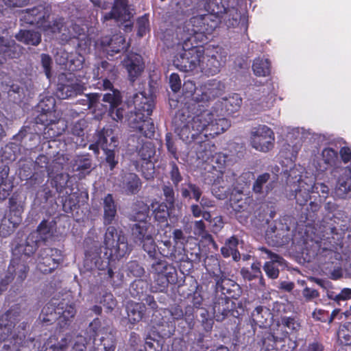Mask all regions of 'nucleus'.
Instances as JSON below:
<instances>
[{
  "label": "nucleus",
  "mask_w": 351,
  "mask_h": 351,
  "mask_svg": "<svg viewBox=\"0 0 351 351\" xmlns=\"http://www.w3.org/2000/svg\"><path fill=\"white\" fill-rule=\"evenodd\" d=\"M194 116L178 114L174 119L175 132L186 143L195 140L204 132V136H214L226 131L230 125L225 118H216V114L208 110L197 109Z\"/></svg>",
  "instance_id": "f257e3e1"
},
{
  "label": "nucleus",
  "mask_w": 351,
  "mask_h": 351,
  "mask_svg": "<svg viewBox=\"0 0 351 351\" xmlns=\"http://www.w3.org/2000/svg\"><path fill=\"white\" fill-rule=\"evenodd\" d=\"M51 8L44 5H38L21 12V21L29 25H35L47 34H62V40L70 39L73 36L64 26V19L56 18L50 21Z\"/></svg>",
  "instance_id": "f03ea898"
},
{
  "label": "nucleus",
  "mask_w": 351,
  "mask_h": 351,
  "mask_svg": "<svg viewBox=\"0 0 351 351\" xmlns=\"http://www.w3.org/2000/svg\"><path fill=\"white\" fill-rule=\"evenodd\" d=\"M209 15L195 16L178 27L176 34L180 42H184V47L191 45L197 40H202L206 34H210L213 28L208 25Z\"/></svg>",
  "instance_id": "7ed1b4c3"
},
{
  "label": "nucleus",
  "mask_w": 351,
  "mask_h": 351,
  "mask_svg": "<svg viewBox=\"0 0 351 351\" xmlns=\"http://www.w3.org/2000/svg\"><path fill=\"white\" fill-rule=\"evenodd\" d=\"M84 266L86 270L95 271V269L102 271L104 278L110 280L113 286H119L123 280V274L121 272L114 271L109 267L108 261H104L100 256V247L94 245L85 252V258L84 261Z\"/></svg>",
  "instance_id": "20e7f679"
},
{
  "label": "nucleus",
  "mask_w": 351,
  "mask_h": 351,
  "mask_svg": "<svg viewBox=\"0 0 351 351\" xmlns=\"http://www.w3.org/2000/svg\"><path fill=\"white\" fill-rule=\"evenodd\" d=\"M43 321L51 322L57 319L59 316L60 322H65L67 324L76 314L75 304L71 301L70 295L62 299L61 301L52 298L42 309Z\"/></svg>",
  "instance_id": "39448f33"
},
{
  "label": "nucleus",
  "mask_w": 351,
  "mask_h": 351,
  "mask_svg": "<svg viewBox=\"0 0 351 351\" xmlns=\"http://www.w3.org/2000/svg\"><path fill=\"white\" fill-rule=\"evenodd\" d=\"M132 100L135 109L130 112L127 119L129 126L137 130L143 121L152 114L155 106L154 98L152 95L147 96L144 92H139L134 95Z\"/></svg>",
  "instance_id": "423d86ee"
},
{
  "label": "nucleus",
  "mask_w": 351,
  "mask_h": 351,
  "mask_svg": "<svg viewBox=\"0 0 351 351\" xmlns=\"http://www.w3.org/2000/svg\"><path fill=\"white\" fill-rule=\"evenodd\" d=\"M104 245L109 251L110 258H120L129 254L131 251L125 235L114 226L107 228L104 235Z\"/></svg>",
  "instance_id": "0eeeda50"
},
{
  "label": "nucleus",
  "mask_w": 351,
  "mask_h": 351,
  "mask_svg": "<svg viewBox=\"0 0 351 351\" xmlns=\"http://www.w3.org/2000/svg\"><path fill=\"white\" fill-rule=\"evenodd\" d=\"M89 341L93 340L99 351H108L114 347V336L109 326L101 328V321L95 318L88 328Z\"/></svg>",
  "instance_id": "6e6552de"
},
{
  "label": "nucleus",
  "mask_w": 351,
  "mask_h": 351,
  "mask_svg": "<svg viewBox=\"0 0 351 351\" xmlns=\"http://www.w3.org/2000/svg\"><path fill=\"white\" fill-rule=\"evenodd\" d=\"M226 56L223 54L221 48L219 47L202 49L198 71L207 75L218 73L222 63L225 62Z\"/></svg>",
  "instance_id": "1a4fd4ad"
},
{
  "label": "nucleus",
  "mask_w": 351,
  "mask_h": 351,
  "mask_svg": "<svg viewBox=\"0 0 351 351\" xmlns=\"http://www.w3.org/2000/svg\"><path fill=\"white\" fill-rule=\"evenodd\" d=\"M182 45L184 46V42ZM184 52L180 53L173 60L174 66L183 72L196 71L198 72L200 58L202 55V49L193 47L188 43V47H183Z\"/></svg>",
  "instance_id": "9d476101"
},
{
  "label": "nucleus",
  "mask_w": 351,
  "mask_h": 351,
  "mask_svg": "<svg viewBox=\"0 0 351 351\" xmlns=\"http://www.w3.org/2000/svg\"><path fill=\"white\" fill-rule=\"evenodd\" d=\"M215 261L217 268L212 271V276L215 281L217 292L221 291L220 296H228L229 299L237 298L241 294L240 286L227 278L226 273L221 269L218 261Z\"/></svg>",
  "instance_id": "9b49d317"
},
{
  "label": "nucleus",
  "mask_w": 351,
  "mask_h": 351,
  "mask_svg": "<svg viewBox=\"0 0 351 351\" xmlns=\"http://www.w3.org/2000/svg\"><path fill=\"white\" fill-rule=\"evenodd\" d=\"M37 262V268L42 273H51L62 262L61 251L51 247L41 249L38 253Z\"/></svg>",
  "instance_id": "f8f14e48"
},
{
  "label": "nucleus",
  "mask_w": 351,
  "mask_h": 351,
  "mask_svg": "<svg viewBox=\"0 0 351 351\" xmlns=\"http://www.w3.org/2000/svg\"><path fill=\"white\" fill-rule=\"evenodd\" d=\"M274 134L267 125H259L251 132V145L258 151L267 152L274 145Z\"/></svg>",
  "instance_id": "ddd939ff"
},
{
  "label": "nucleus",
  "mask_w": 351,
  "mask_h": 351,
  "mask_svg": "<svg viewBox=\"0 0 351 351\" xmlns=\"http://www.w3.org/2000/svg\"><path fill=\"white\" fill-rule=\"evenodd\" d=\"M223 85L219 81L209 80L195 91L193 100L197 104L208 102L220 96L223 92ZM197 106H200L199 104Z\"/></svg>",
  "instance_id": "4468645a"
},
{
  "label": "nucleus",
  "mask_w": 351,
  "mask_h": 351,
  "mask_svg": "<svg viewBox=\"0 0 351 351\" xmlns=\"http://www.w3.org/2000/svg\"><path fill=\"white\" fill-rule=\"evenodd\" d=\"M84 85L74 76L69 75L65 79H60L57 85L56 95L60 99H66L83 93Z\"/></svg>",
  "instance_id": "2eb2a0df"
},
{
  "label": "nucleus",
  "mask_w": 351,
  "mask_h": 351,
  "mask_svg": "<svg viewBox=\"0 0 351 351\" xmlns=\"http://www.w3.org/2000/svg\"><path fill=\"white\" fill-rule=\"evenodd\" d=\"M267 242L274 246H282L289 243L291 237L289 228L281 223L271 225L266 231Z\"/></svg>",
  "instance_id": "dca6fc26"
},
{
  "label": "nucleus",
  "mask_w": 351,
  "mask_h": 351,
  "mask_svg": "<svg viewBox=\"0 0 351 351\" xmlns=\"http://www.w3.org/2000/svg\"><path fill=\"white\" fill-rule=\"evenodd\" d=\"M55 106L56 100L53 97H46L41 99L37 106V111L40 114L34 118L33 128L38 123H46L51 121V118L54 117Z\"/></svg>",
  "instance_id": "f3484780"
},
{
  "label": "nucleus",
  "mask_w": 351,
  "mask_h": 351,
  "mask_svg": "<svg viewBox=\"0 0 351 351\" xmlns=\"http://www.w3.org/2000/svg\"><path fill=\"white\" fill-rule=\"evenodd\" d=\"M100 45L104 51L110 56L127 50L129 47V43H125V39L121 34H115L112 37L108 36L102 37Z\"/></svg>",
  "instance_id": "a211bd4d"
},
{
  "label": "nucleus",
  "mask_w": 351,
  "mask_h": 351,
  "mask_svg": "<svg viewBox=\"0 0 351 351\" xmlns=\"http://www.w3.org/2000/svg\"><path fill=\"white\" fill-rule=\"evenodd\" d=\"M113 66L106 61H101L93 69V78L99 81L97 83L99 89H111L112 84L108 79L112 72Z\"/></svg>",
  "instance_id": "6ab92c4d"
},
{
  "label": "nucleus",
  "mask_w": 351,
  "mask_h": 351,
  "mask_svg": "<svg viewBox=\"0 0 351 351\" xmlns=\"http://www.w3.org/2000/svg\"><path fill=\"white\" fill-rule=\"evenodd\" d=\"M123 63L128 71L129 79L132 82L141 75L145 68L141 56L134 53H128Z\"/></svg>",
  "instance_id": "aec40b11"
},
{
  "label": "nucleus",
  "mask_w": 351,
  "mask_h": 351,
  "mask_svg": "<svg viewBox=\"0 0 351 351\" xmlns=\"http://www.w3.org/2000/svg\"><path fill=\"white\" fill-rule=\"evenodd\" d=\"M39 242L36 233H30L26 239L25 243L19 244L13 250L14 257L25 260L30 257L38 247Z\"/></svg>",
  "instance_id": "412c9836"
},
{
  "label": "nucleus",
  "mask_w": 351,
  "mask_h": 351,
  "mask_svg": "<svg viewBox=\"0 0 351 351\" xmlns=\"http://www.w3.org/2000/svg\"><path fill=\"white\" fill-rule=\"evenodd\" d=\"M340 177L335 189V194L339 198L351 197V169L345 167L340 169Z\"/></svg>",
  "instance_id": "4be33fe9"
},
{
  "label": "nucleus",
  "mask_w": 351,
  "mask_h": 351,
  "mask_svg": "<svg viewBox=\"0 0 351 351\" xmlns=\"http://www.w3.org/2000/svg\"><path fill=\"white\" fill-rule=\"evenodd\" d=\"M30 126L22 128L20 132L14 136L16 141H21L22 145L27 149H33L40 143V136L36 128L32 129Z\"/></svg>",
  "instance_id": "5701e85b"
},
{
  "label": "nucleus",
  "mask_w": 351,
  "mask_h": 351,
  "mask_svg": "<svg viewBox=\"0 0 351 351\" xmlns=\"http://www.w3.org/2000/svg\"><path fill=\"white\" fill-rule=\"evenodd\" d=\"M19 54L20 47L14 40L0 36V65L8 58H16Z\"/></svg>",
  "instance_id": "b1692460"
},
{
  "label": "nucleus",
  "mask_w": 351,
  "mask_h": 351,
  "mask_svg": "<svg viewBox=\"0 0 351 351\" xmlns=\"http://www.w3.org/2000/svg\"><path fill=\"white\" fill-rule=\"evenodd\" d=\"M232 308L231 300L228 296H217L212 306L214 318L217 322H222L229 314Z\"/></svg>",
  "instance_id": "393cba45"
},
{
  "label": "nucleus",
  "mask_w": 351,
  "mask_h": 351,
  "mask_svg": "<svg viewBox=\"0 0 351 351\" xmlns=\"http://www.w3.org/2000/svg\"><path fill=\"white\" fill-rule=\"evenodd\" d=\"M274 188V181L271 174L264 173L259 175L253 183L252 191L261 197L267 196Z\"/></svg>",
  "instance_id": "a878e982"
},
{
  "label": "nucleus",
  "mask_w": 351,
  "mask_h": 351,
  "mask_svg": "<svg viewBox=\"0 0 351 351\" xmlns=\"http://www.w3.org/2000/svg\"><path fill=\"white\" fill-rule=\"evenodd\" d=\"M29 272V267L26 263V260H21V258L14 257L12 259L8 269V274H11L16 278V282L21 284L27 278Z\"/></svg>",
  "instance_id": "bb28decb"
},
{
  "label": "nucleus",
  "mask_w": 351,
  "mask_h": 351,
  "mask_svg": "<svg viewBox=\"0 0 351 351\" xmlns=\"http://www.w3.org/2000/svg\"><path fill=\"white\" fill-rule=\"evenodd\" d=\"M131 229L133 240L136 244L155 234L154 226L151 223H134Z\"/></svg>",
  "instance_id": "cd10ccee"
},
{
  "label": "nucleus",
  "mask_w": 351,
  "mask_h": 351,
  "mask_svg": "<svg viewBox=\"0 0 351 351\" xmlns=\"http://www.w3.org/2000/svg\"><path fill=\"white\" fill-rule=\"evenodd\" d=\"M127 18H130V13L128 10V0H115L112 10L104 16V21L110 19L126 21Z\"/></svg>",
  "instance_id": "c85d7f7f"
},
{
  "label": "nucleus",
  "mask_w": 351,
  "mask_h": 351,
  "mask_svg": "<svg viewBox=\"0 0 351 351\" xmlns=\"http://www.w3.org/2000/svg\"><path fill=\"white\" fill-rule=\"evenodd\" d=\"M16 312L9 310L0 317V341H5L12 333L14 327Z\"/></svg>",
  "instance_id": "c756f323"
},
{
  "label": "nucleus",
  "mask_w": 351,
  "mask_h": 351,
  "mask_svg": "<svg viewBox=\"0 0 351 351\" xmlns=\"http://www.w3.org/2000/svg\"><path fill=\"white\" fill-rule=\"evenodd\" d=\"M312 189V179H307V180L300 179L298 186L294 189L297 204L300 206L306 204L310 199V194L313 193Z\"/></svg>",
  "instance_id": "7c9ffc66"
},
{
  "label": "nucleus",
  "mask_w": 351,
  "mask_h": 351,
  "mask_svg": "<svg viewBox=\"0 0 351 351\" xmlns=\"http://www.w3.org/2000/svg\"><path fill=\"white\" fill-rule=\"evenodd\" d=\"M101 143V141L99 142ZM102 150L105 154V162L108 166L109 169L112 171L119 163V155L117 152L118 141L117 138L114 136V141H110L108 145H105L101 141Z\"/></svg>",
  "instance_id": "2f4dec72"
},
{
  "label": "nucleus",
  "mask_w": 351,
  "mask_h": 351,
  "mask_svg": "<svg viewBox=\"0 0 351 351\" xmlns=\"http://www.w3.org/2000/svg\"><path fill=\"white\" fill-rule=\"evenodd\" d=\"M73 171L80 173V178H84L89 174L93 169V160L88 154L77 155L73 160Z\"/></svg>",
  "instance_id": "473e14b6"
},
{
  "label": "nucleus",
  "mask_w": 351,
  "mask_h": 351,
  "mask_svg": "<svg viewBox=\"0 0 351 351\" xmlns=\"http://www.w3.org/2000/svg\"><path fill=\"white\" fill-rule=\"evenodd\" d=\"M122 187L128 195L138 193L142 187L140 178L134 173H127L123 177Z\"/></svg>",
  "instance_id": "72a5a7b5"
},
{
  "label": "nucleus",
  "mask_w": 351,
  "mask_h": 351,
  "mask_svg": "<svg viewBox=\"0 0 351 351\" xmlns=\"http://www.w3.org/2000/svg\"><path fill=\"white\" fill-rule=\"evenodd\" d=\"M114 141L113 130L110 128H104L101 130L96 133L95 136V143L90 145L89 149L93 150L96 155L99 154V147L102 149L101 143L108 145L110 141Z\"/></svg>",
  "instance_id": "f704fd0d"
},
{
  "label": "nucleus",
  "mask_w": 351,
  "mask_h": 351,
  "mask_svg": "<svg viewBox=\"0 0 351 351\" xmlns=\"http://www.w3.org/2000/svg\"><path fill=\"white\" fill-rule=\"evenodd\" d=\"M104 224H112L117 217V205L111 194H108L104 199Z\"/></svg>",
  "instance_id": "c9c22d12"
},
{
  "label": "nucleus",
  "mask_w": 351,
  "mask_h": 351,
  "mask_svg": "<svg viewBox=\"0 0 351 351\" xmlns=\"http://www.w3.org/2000/svg\"><path fill=\"white\" fill-rule=\"evenodd\" d=\"M261 250L267 254V258L271 261L266 262L263 269L267 276L271 279H276L278 277L279 269L274 265L276 263H282L283 258L278 254L271 252V251L263 247Z\"/></svg>",
  "instance_id": "e433bc0d"
},
{
  "label": "nucleus",
  "mask_w": 351,
  "mask_h": 351,
  "mask_svg": "<svg viewBox=\"0 0 351 351\" xmlns=\"http://www.w3.org/2000/svg\"><path fill=\"white\" fill-rule=\"evenodd\" d=\"M24 211V202L13 195L9 199V213L7 217L14 221L15 224L22 221V214Z\"/></svg>",
  "instance_id": "4c0bfd02"
},
{
  "label": "nucleus",
  "mask_w": 351,
  "mask_h": 351,
  "mask_svg": "<svg viewBox=\"0 0 351 351\" xmlns=\"http://www.w3.org/2000/svg\"><path fill=\"white\" fill-rule=\"evenodd\" d=\"M149 208L147 204L143 202H137L133 208L132 213L130 215V219L136 221V223H149Z\"/></svg>",
  "instance_id": "58836bf2"
},
{
  "label": "nucleus",
  "mask_w": 351,
  "mask_h": 351,
  "mask_svg": "<svg viewBox=\"0 0 351 351\" xmlns=\"http://www.w3.org/2000/svg\"><path fill=\"white\" fill-rule=\"evenodd\" d=\"M146 311V306L143 303L132 302L127 306L128 320L130 324H135L142 320Z\"/></svg>",
  "instance_id": "ea45409f"
},
{
  "label": "nucleus",
  "mask_w": 351,
  "mask_h": 351,
  "mask_svg": "<svg viewBox=\"0 0 351 351\" xmlns=\"http://www.w3.org/2000/svg\"><path fill=\"white\" fill-rule=\"evenodd\" d=\"M86 121L84 119L77 121L72 127L71 131L73 136L72 139L77 147H85L86 145Z\"/></svg>",
  "instance_id": "a19ab883"
},
{
  "label": "nucleus",
  "mask_w": 351,
  "mask_h": 351,
  "mask_svg": "<svg viewBox=\"0 0 351 351\" xmlns=\"http://www.w3.org/2000/svg\"><path fill=\"white\" fill-rule=\"evenodd\" d=\"M16 39L26 45L37 46L41 42V34L34 30H20L15 36Z\"/></svg>",
  "instance_id": "79ce46f5"
},
{
  "label": "nucleus",
  "mask_w": 351,
  "mask_h": 351,
  "mask_svg": "<svg viewBox=\"0 0 351 351\" xmlns=\"http://www.w3.org/2000/svg\"><path fill=\"white\" fill-rule=\"evenodd\" d=\"M180 191L184 199H194L196 202L199 201L203 193L202 189L199 186L190 181L182 184Z\"/></svg>",
  "instance_id": "37998d69"
},
{
  "label": "nucleus",
  "mask_w": 351,
  "mask_h": 351,
  "mask_svg": "<svg viewBox=\"0 0 351 351\" xmlns=\"http://www.w3.org/2000/svg\"><path fill=\"white\" fill-rule=\"evenodd\" d=\"M56 336L50 337L45 342V351H64L71 342V336L61 337L60 340Z\"/></svg>",
  "instance_id": "c03bdc74"
},
{
  "label": "nucleus",
  "mask_w": 351,
  "mask_h": 351,
  "mask_svg": "<svg viewBox=\"0 0 351 351\" xmlns=\"http://www.w3.org/2000/svg\"><path fill=\"white\" fill-rule=\"evenodd\" d=\"M239 243V240L235 236H232L226 241L225 245L221 248V254L228 258L230 256H232L235 261L240 259V253L237 250V246Z\"/></svg>",
  "instance_id": "a18cd8bd"
},
{
  "label": "nucleus",
  "mask_w": 351,
  "mask_h": 351,
  "mask_svg": "<svg viewBox=\"0 0 351 351\" xmlns=\"http://www.w3.org/2000/svg\"><path fill=\"white\" fill-rule=\"evenodd\" d=\"M252 322L261 328L266 327L271 318L269 309L263 306L255 308L251 315Z\"/></svg>",
  "instance_id": "49530a36"
},
{
  "label": "nucleus",
  "mask_w": 351,
  "mask_h": 351,
  "mask_svg": "<svg viewBox=\"0 0 351 351\" xmlns=\"http://www.w3.org/2000/svg\"><path fill=\"white\" fill-rule=\"evenodd\" d=\"M55 226L56 222L54 221L43 220L38 225L36 230L32 233L37 234L39 243L40 241H45L53 235Z\"/></svg>",
  "instance_id": "de8ad7c7"
},
{
  "label": "nucleus",
  "mask_w": 351,
  "mask_h": 351,
  "mask_svg": "<svg viewBox=\"0 0 351 351\" xmlns=\"http://www.w3.org/2000/svg\"><path fill=\"white\" fill-rule=\"evenodd\" d=\"M69 157L67 154L58 152L49 164V176L51 177L53 173H58L66 168L69 165Z\"/></svg>",
  "instance_id": "09e8293b"
},
{
  "label": "nucleus",
  "mask_w": 351,
  "mask_h": 351,
  "mask_svg": "<svg viewBox=\"0 0 351 351\" xmlns=\"http://www.w3.org/2000/svg\"><path fill=\"white\" fill-rule=\"evenodd\" d=\"M61 123L60 121H56L53 118L51 121H49L46 123H40L44 125L43 130V138L44 139H55L56 137L62 134L64 128H60L58 125Z\"/></svg>",
  "instance_id": "8fccbe9b"
},
{
  "label": "nucleus",
  "mask_w": 351,
  "mask_h": 351,
  "mask_svg": "<svg viewBox=\"0 0 351 351\" xmlns=\"http://www.w3.org/2000/svg\"><path fill=\"white\" fill-rule=\"evenodd\" d=\"M21 148L16 143H10L6 145L1 149V158L2 162L8 161L6 164L8 165L9 162L14 161L17 159L20 154Z\"/></svg>",
  "instance_id": "3c124183"
},
{
  "label": "nucleus",
  "mask_w": 351,
  "mask_h": 351,
  "mask_svg": "<svg viewBox=\"0 0 351 351\" xmlns=\"http://www.w3.org/2000/svg\"><path fill=\"white\" fill-rule=\"evenodd\" d=\"M152 259L153 263L151 264L149 271L154 275V277H160V276L171 274V271H167L169 269H173L165 260L157 259L156 257Z\"/></svg>",
  "instance_id": "603ef678"
},
{
  "label": "nucleus",
  "mask_w": 351,
  "mask_h": 351,
  "mask_svg": "<svg viewBox=\"0 0 351 351\" xmlns=\"http://www.w3.org/2000/svg\"><path fill=\"white\" fill-rule=\"evenodd\" d=\"M242 99L238 94H233L228 97L223 99L222 105L228 114H233L241 107Z\"/></svg>",
  "instance_id": "864d4df0"
},
{
  "label": "nucleus",
  "mask_w": 351,
  "mask_h": 351,
  "mask_svg": "<svg viewBox=\"0 0 351 351\" xmlns=\"http://www.w3.org/2000/svg\"><path fill=\"white\" fill-rule=\"evenodd\" d=\"M252 69L257 76H267L270 73V62L268 59L256 58L252 64Z\"/></svg>",
  "instance_id": "5fc2aeb1"
},
{
  "label": "nucleus",
  "mask_w": 351,
  "mask_h": 351,
  "mask_svg": "<svg viewBox=\"0 0 351 351\" xmlns=\"http://www.w3.org/2000/svg\"><path fill=\"white\" fill-rule=\"evenodd\" d=\"M153 208L155 220L160 223H165L167 225V219L169 216V206H168L166 204L161 203L156 204V207L153 205Z\"/></svg>",
  "instance_id": "6e6d98bb"
},
{
  "label": "nucleus",
  "mask_w": 351,
  "mask_h": 351,
  "mask_svg": "<svg viewBox=\"0 0 351 351\" xmlns=\"http://www.w3.org/2000/svg\"><path fill=\"white\" fill-rule=\"evenodd\" d=\"M223 182V178H216L212 185V193L219 199H224L228 197L230 191H228V186L221 184Z\"/></svg>",
  "instance_id": "4d7b16f0"
},
{
  "label": "nucleus",
  "mask_w": 351,
  "mask_h": 351,
  "mask_svg": "<svg viewBox=\"0 0 351 351\" xmlns=\"http://www.w3.org/2000/svg\"><path fill=\"white\" fill-rule=\"evenodd\" d=\"M14 221L4 217L0 223V237L6 238L10 236L19 224L14 223Z\"/></svg>",
  "instance_id": "13d9d810"
},
{
  "label": "nucleus",
  "mask_w": 351,
  "mask_h": 351,
  "mask_svg": "<svg viewBox=\"0 0 351 351\" xmlns=\"http://www.w3.org/2000/svg\"><path fill=\"white\" fill-rule=\"evenodd\" d=\"M101 95L99 93H90L84 96V98L77 101V103L83 106L82 110H86L95 108L99 101Z\"/></svg>",
  "instance_id": "bf43d9fd"
},
{
  "label": "nucleus",
  "mask_w": 351,
  "mask_h": 351,
  "mask_svg": "<svg viewBox=\"0 0 351 351\" xmlns=\"http://www.w3.org/2000/svg\"><path fill=\"white\" fill-rule=\"evenodd\" d=\"M70 176L68 173H60L53 177L51 184L58 193H61L66 188Z\"/></svg>",
  "instance_id": "052dcab7"
},
{
  "label": "nucleus",
  "mask_w": 351,
  "mask_h": 351,
  "mask_svg": "<svg viewBox=\"0 0 351 351\" xmlns=\"http://www.w3.org/2000/svg\"><path fill=\"white\" fill-rule=\"evenodd\" d=\"M138 156L143 160H149L155 154V149L151 142L146 141L137 149Z\"/></svg>",
  "instance_id": "680f3d73"
},
{
  "label": "nucleus",
  "mask_w": 351,
  "mask_h": 351,
  "mask_svg": "<svg viewBox=\"0 0 351 351\" xmlns=\"http://www.w3.org/2000/svg\"><path fill=\"white\" fill-rule=\"evenodd\" d=\"M136 131L139 132L144 136L151 138L154 136L155 133L154 124L151 119H149V117L145 118Z\"/></svg>",
  "instance_id": "e2e57ef3"
},
{
  "label": "nucleus",
  "mask_w": 351,
  "mask_h": 351,
  "mask_svg": "<svg viewBox=\"0 0 351 351\" xmlns=\"http://www.w3.org/2000/svg\"><path fill=\"white\" fill-rule=\"evenodd\" d=\"M322 158L327 166L336 165L338 161V153L335 149L326 147L322 150Z\"/></svg>",
  "instance_id": "0e129e2a"
},
{
  "label": "nucleus",
  "mask_w": 351,
  "mask_h": 351,
  "mask_svg": "<svg viewBox=\"0 0 351 351\" xmlns=\"http://www.w3.org/2000/svg\"><path fill=\"white\" fill-rule=\"evenodd\" d=\"M337 335L341 343L351 345V322H348L341 326Z\"/></svg>",
  "instance_id": "69168bd1"
},
{
  "label": "nucleus",
  "mask_w": 351,
  "mask_h": 351,
  "mask_svg": "<svg viewBox=\"0 0 351 351\" xmlns=\"http://www.w3.org/2000/svg\"><path fill=\"white\" fill-rule=\"evenodd\" d=\"M138 245H142L143 249L147 253L150 258H153L155 255L157 254L156 247L157 245L154 239V236L145 239L142 243H138Z\"/></svg>",
  "instance_id": "338daca9"
},
{
  "label": "nucleus",
  "mask_w": 351,
  "mask_h": 351,
  "mask_svg": "<svg viewBox=\"0 0 351 351\" xmlns=\"http://www.w3.org/2000/svg\"><path fill=\"white\" fill-rule=\"evenodd\" d=\"M250 199L249 197L243 199H235L234 197H230V206L235 212H243L248 209L249 202Z\"/></svg>",
  "instance_id": "774afa93"
}]
</instances>
